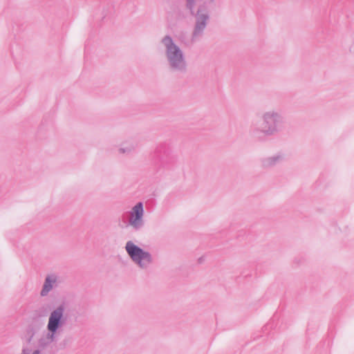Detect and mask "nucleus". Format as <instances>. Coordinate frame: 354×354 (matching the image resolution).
I'll return each mask as SVG.
<instances>
[{
    "mask_svg": "<svg viewBox=\"0 0 354 354\" xmlns=\"http://www.w3.org/2000/svg\"><path fill=\"white\" fill-rule=\"evenodd\" d=\"M35 333H36V331H35V330L34 327H32V326H29V327L27 328V334H28V336H29V337H28V339H27L28 342H30L32 340V339H33V337H34V336H35Z\"/></svg>",
    "mask_w": 354,
    "mask_h": 354,
    "instance_id": "obj_10",
    "label": "nucleus"
},
{
    "mask_svg": "<svg viewBox=\"0 0 354 354\" xmlns=\"http://www.w3.org/2000/svg\"><path fill=\"white\" fill-rule=\"evenodd\" d=\"M59 283V277L57 275L55 274L47 275L40 292V295L41 297L47 296L51 290L58 286Z\"/></svg>",
    "mask_w": 354,
    "mask_h": 354,
    "instance_id": "obj_8",
    "label": "nucleus"
},
{
    "mask_svg": "<svg viewBox=\"0 0 354 354\" xmlns=\"http://www.w3.org/2000/svg\"><path fill=\"white\" fill-rule=\"evenodd\" d=\"M120 152L122 153H129L131 151V148H120L119 149Z\"/></svg>",
    "mask_w": 354,
    "mask_h": 354,
    "instance_id": "obj_11",
    "label": "nucleus"
},
{
    "mask_svg": "<svg viewBox=\"0 0 354 354\" xmlns=\"http://www.w3.org/2000/svg\"><path fill=\"white\" fill-rule=\"evenodd\" d=\"M167 143L165 142L160 144L155 151V155L159 158L163 167L170 168L177 162L178 156Z\"/></svg>",
    "mask_w": 354,
    "mask_h": 354,
    "instance_id": "obj_6",
    "label": "nucleus"
},
{
    "mask_svg": "<svg viewBox=\"0 0 354 354\" xmlns=\"http://www.w3.org/2000/svg\"><path fill=\"white\" fill-rule=\"evenodd\" d=\"M202 1L203 0H187L186 6L190 11L191 15H194L196 18L195 25L191 37L192 43L196 42L203 37L209 20V11L205 3L199 6L196 13L194 12L196 5Z\"/></svg>",
    "mask_w": 354,
    "mask_h": 354,
    "instance_id": "obj_4",
    "label": "nucleus"
},
{
    "mask_svg": "<svg viewBox=\"0 0 354 354\" xmlns=\"http://www.w3.org/2000/svg\"><path fill=\"white\" fill-rule=\"evenodd\" d=\"M32 354H40L39 349L35 350Z\"/></svg>",
    "mask_w": 354,
    "mask_h": 354,
    "instance_id": "obj_13",
    "label": "nucleus"
},
{
    "mask_svg": "<svg viewBox=\"0 0 354 354\" xmlns=\"http://www.w3.org/2000/svg\"><path fill=\"white\" fill-rule=\"evenodd\" d=\"M283 159V156L280 154H276L273 156L265 158L261 160L263 167L268 168L275 165Z\"/></svg>",
    "mask_w": 354,
    "mask_h": 354,
    "instance_id": "obj_9",
    "label": "nucleus"
},
{
    "mask_svg": "<svg viewBox=\"0 0 354 354\" xmlns=\"http://www.w3.org/2000/svg\"><path fill=\"white\" fill-rule=\"evenodd\" d=\"M143 215V203L139 202L132 207L129 212V224L132 226L134 230L138 231L144 227Z\"/></svg>",
    "mask_w": 354,
    "mask_h": 354,
    "instance_id": "obj_7",
    "label": "nucleus"
},
{
    "mask_svg": "<svg viewBox=\"0 0 354 354\" xmlns=\"http://www.w3.org/2000/svg\"><path fill=\"white\" fill-rule=\"evenodd\" d=\"M262 123L260 127L252 126L251 135L259 141H264L267 137L272 136L282 129L284 117L281 112L270 110L261 115Z\"/></svg>",
    "mask_w": 354,
    "mask_h": 354,
    "instance_id": "obj_1",
    "label": "nucleus"
},
{
    "mask_svg": "<svg viewBox=\"0 0 354 354\" xmlns=\"http://www.w3.org/2000/svg\"><path fill=\"white\" fill-rule=\"evenodd\" d=\"M30 351L29 348H24L22 350V354H30Z\"/></svg>",
    "mask_w": 354,
    "mask_h": 354,
    "instance_id": "obj_12",
    "label": "nucleus"
},
{
    "mask_svg": "<svg viewBox=\"0 0 354 354\" xmlns=\"http://www.w3.org/2000/svg\"><path fill=\"white\" fill-rule=\"evenodd\" d=\"M160 44L164 48V53L171 71L185 74L187 71V62L185 55L180 47L174 41L171 35L164 36Z\"/></svg>",
    "mask_w": 354,
    "mask_h": 354,
    "instance_id": "obj_2",
    "label": "nucleus"
},
{
    "mask_svg": "<svg viewBox=\"0 0 354 354\" xmlns=\"http://www.w3.org/2000/svg\"><path fill=\"white\" fill-rule=\"evenodd\" d=\"M126 250L131 259L142 269L147 268L152 262V256L147 252L129 241L126 243Z\"/></svg>",
    "mask_w": 354,
    "mask_h": 354,
    "instance_id": "obj_5",
    "label": "nucleus"
},
{
    "mask_svg": "<svg viewBox=\"0 0 354 354\" xmlns=\"http://www.w3.org/2000/svg\"><path fill=\"white\" fill-rule=\"evenodd\" d=\"M65 310V305L62 304L50 312L47 324L48 333L45 337L38 340V349L40 351L55 340L59 330L65 325L66 322V317H64Z\"/></svg>",
    "mask_w": 354,
    "mask_h": 354,
    "instance_id": "obj_3",
    "label": "nucleus"
}]
</instances>
